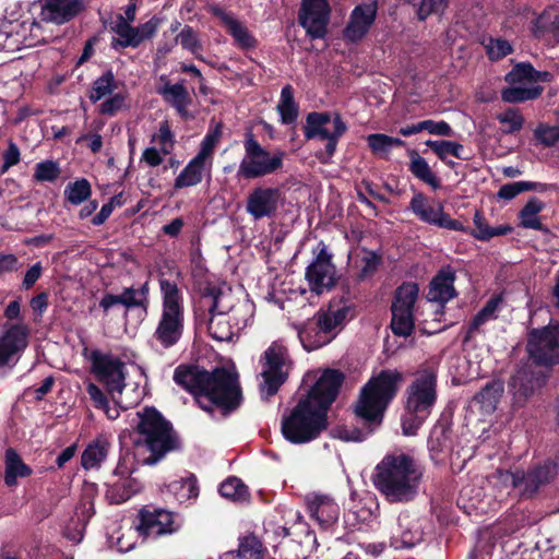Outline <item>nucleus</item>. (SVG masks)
I'll list each match as a JSON object with an SVG mask.
<instances>
[{"label": "nucleus", "mask_w": 559, "mask_h": 559, "mask_svg": "<svg viewBox=\"0 0 559 559\" xmlns=\"http://www.w3.org/2000/svg\"><path fill=\"white\" fill-rule=\"evenodd\" d=\"M117 88L115 83L114 74L108 71L98 78L92 86L90 92V99L93 103L100 100L102 98L110 95Z\"/></svg>", "instance_id": "09e8293b"}, {"label": "nucleus", "mask_w": 559, "mask_h": 559, "mask_svg": "<svg viewBox=\"0 0 559 559\" xmlns=\"http://www.w3.org/2000/svg\"><path fill=\"white\" fill-rule=\"evenodd\" d=\"M527 356L535 367L548 369L559 365V321L527 331Z\"/></svg>", "instance_id": "9d476101"}, {"label": "nucleus", "mask_w": 559, "mask_h": 559, "mask_svg": "<svg viewBox=\"0 0 559 559\" xmlns=\"http://www.w3.org/2000/svg\"><path fill=\"white\" fill-rule=\"evenodd\" d=\"M173 380L212 417L216 409L222 417H228L243 402L238 373L222 366L210 371L197 364H180L174 370Z\"/></svg>", "instance_id": "f257e3e1"}, {"label": "nucleus", "mask_w": 559, "mask_h": 559, "mask_svg": "<svg viewBox=\"0 0 559 559\" xmlns=\"http://www.w3.org/2000/svg\"><path fill=\"white\" fill-rule=\"evenodd\" d=\"M205 160L201 156H194L175 179V189L193 187L202 181Z\"/></svg>", "instance_id": "58836bf2"}, {"label": "nucleus", "mask_w": 559, "mask_h": 559, "mask_svg": "<svg viewBox=\"0 0 559 559\" xmlns=\"http://www.w3.org/2000/svg\"><path fill=\"white\" fill-rule=\"evenodd\" d=\"M219 126L213 132H209L202 140L201 150L195 156H201L203 160L206 159L207 155L213 153V150L221 136Z\"/></svg>", "instance_id": "0e129e2a"}, {"label": "nucleus", "mask_w": 559, "mask_h": 559, "mask_svg": "<svg viewBox=\"0 0 559 559\" xmlns=\"http://www.w3.org/2000/svg\"><path fill=\"white\" fill-rule=\"evenodd\" d=\"M522 192H526L524 181H515L502 185L497 192L498 199L510 201Z\"/></svg>", "instance_id": "052dcab7"}, {"label": "nucleus", "mask_w": 559, "mask_h": 559, "mask_svg": "<svg viewBox=\"0 0 559 559\" xmlns=\"http://www.w3.org/2000/svg\"><path fill=\"white\" fill-rule=\"evenodd\" d=\"M183 333V318L162 316L154 337L164 348H169L178 343Z\"/></svg>", "instance_id": "2f4dec72"}, {"label": "nucleus", "mask_w": 559, "mask_h": 559, "mask_svg": "<svg viewBox=\"0 0 559 559\" xmlns=\"http://www.w3.org/2000/svg\"><path fill=\"white\" fill-rule=\"evenodd\" d=\"M549 372L536 370L532 365L519 367L509 381V388L516 402H525L536 389L544 386Z\"/></svg>", "instance_id": "4be33fe9"}, {"label": "nucleus", "mask_w": 559, "mask_h": 559, "mask_svg": "<svg viewBox=\"0 0 559 559\" xmlns=\"http://www.w3.org/2000/svg\"><path fill=\"white\" fill-rule=\"evenodd\" d=\"M535 140L544 147L559 146V126L540 122L534 130Z\"/></svg>", "instance_id": "8fccbe9b"}, {"label": "nucleus", "mask_w": 559, "mask_h": 559, "mask_svg": "<svg viewBox=\"0 0 559 559\" xmlns=\"http://www.w3.org/2000/svg\"><path fill=\"white\" fill-rule=\"evenodd\" d=\"M404 378L396 369H382L361 388L353 412L361 427L342 426L336 437L346 442H361L371 436L383 423L390 404L396 397Z\"/></svg>", "instance_id": "f03ea898"}, {"label": "nucleus", "mask_w": 559, "mask_h": 559, "mask_svg": "<svg viewBox=\"0 0 559 559\" xmlns=\"http://www.w3.org/2000/svg\"><path fill=\"white\" fill-rule=\"evenodd\" d=\"M20 150L17 145L10 141L7 151L3 153V165L1 167V173H7L12 166L16 165L20 162Z\"/></svg>", "instance_id": "338daca9"}, {"label": "nucleus", "mask_w": 559, "mask_h": 559, "mask_svg": "<svg viewBox=\"0 0 559 559\" xmlns=\"http://www.w3.org/2000/svg\"><path fill=\"white\" fill-rule=\"evenodd\" d=\"M87 358L92 364V372L108 392L121 393L124 386V364L117 357L98 349L92 350Z\"/></svg>", "instance_id": "2eb2a0df"}, {"label": "nucleus", "mask_w": 559, "mask_h": 559, "mask_svg": "<svg viewBox=\"0 0 559 559\" xmlns=\"http://www.w3.org/2000/svg\"><path fill=\"white\" fill-rule=\"evenodd\" d=\"M503 392V384L499 381H490L476 394L475 400L485 407L496 408Z\"/></svg>", "instance_id": "de8ad7c7"}, {"label": "nucleus", "mask_w": 559, "mask_h": 559, "mask_svg": "<svg viewBox=\"0 0 559 559\" xmlns=\"http://www.w3.org/2000/svg\"><path fill=\"white\" fill-rule=\"evenodd\" d=\"M391 310V330L394 335L407 337L415 330L414 311L390 308Z\"/></svg>", "instance_id": "79ce46f5"}, {"label": "nucleus", "mask_w": 559, "mask_h": 559, "mask_svg": "<svg viewBox=\"0 0 559 559\" xmlns=\"http://www.w3.org/2000/svg\"><path fill=\"white\" fill-rule=\"evenodd\" d=\"M229 559H263L262 544L254 535L245 536L238 551L227 554Z\"/></svg>", "instance_id": "a18cd8bd"}, {"label": "nucleus", "mask_w": 559, "mask_h": 559, "mask_svg": "<svg viewBox=\"0 0 559 559\" xmlns=\"http://www.w3.org/2000/svg\"><path fill=\"white\" fill-rule=\"evenodd\" d=\"M419 296V285L415 282H403L393 294L390 308L414 311Z\"/></svg>", "instance_id": "4c0bfd02"}, {"label": "nucleus", "mask_w": 559, "mask_h": 559, "mask_svg": "<svg viewBox=\"0 0 559 559\" xmlns=\"http://www.w3.org/2000/svg\"><path fill=\"white\" fill-rule=\"evenodd\" d=\"M159 93L170 105L177 110L181 118H188V107L192 103V98L188 90L180 83H167Z\"/></svg>", "instance_id": "f704fd0d"}, {"label": "nucleus", "mask_w": 559, "mask_h": 559, "mask_svg": "<svg viewBox=\"0 0 559 559\" xmlns=\"http://www.w3.org/2000/svg\"><path fill=\"white\" fill-rule=\"evenodd\" d=\"M345 317V309H338L334 312L319 311L300 329L299 336L302 342L308 341L312 348L321 347L329 342L325 335L342 324Z\"/></svg>", "instance_id": "a211bd4d"}, {"label": "nucleus", "mask_w": 559, "mask_h": 559, "mask_svg": "<svg viewBox=\"0 0 559 559\" xmlns=\"http://www.w3.org/2000/svg\"><path fill=\"white\" fill-rule=\"evenodd\" d=\"M489 320L490 319L479 310L471 320L463 337V343H468L474 337L479 328Z\"/></svg>", "instance_id": "774afa93"}, {"label": "nucleus", "mask_w": 559, "mask_h": 559, "mask_svg": "<svg viewBox=\"0 0 559 559\" xmlns=\"http://www.w3.org/2000/svg\"><path fill=\"white\" fill-rule=\"evenodd\" d=\"M245 156L240 162L237 176L247 180L275 174L283 167L285 152L271 153L264 148L251 130L245 133Z\"/></svg>", "instance_id": "6e6552de"}, {"label": "nucleus", "mask_w": 559, "mask_h": 559, "mask_svg": "<svg viewBox=\"0 0 559 559\" xmlns=\"http://www.w3.org/2000/svg\"><path fill=\"white\" fill-rule=\"evenodd\" d=\"M497 119L502 124H509V128L503 131L507 134L520 131L524 124V118L518 108H508L504 112L499 114Z\"/></svg>", "instance_id": "5fc2aeb1"}, {"label": "nucleus", "mask_w": 559, "mask_h": 559, "mask_svg": "<svg viewBox=\"0 0 559 559\" xmlns=\"http://www.w3.org/2000/svg\"><path fill=\"white\" fill-rule=\"evenodd\" d=\"M222 497L233 501H243L248 497V487L237 477H228L218 488Z\"/></svg>", "instance_id": "49530a36"}, {"label": "nucleus", "mask_w": 559, "mask_h": 559, "mask_svg": "<svg viewBox=\"0 0 559 559\" xmlns=\"http://www.w3.org/2000/svg\"><path fill=\"white\" fill-rule=\"evenodd\" d=\"M513 48L506 39H490L489 45L486 46V53L491 61H498L508 55L512 53Z\"/></svg>", "instance_id": "4d7b16f0"}, {"label": "nucleus", "mask_w": 559, "mask_h": 559, "mask_svg": "<svg viewBox=\"0 0 559 559\" xmlns=\"http://www.w3.org/2000/svg\"><path fill=\"white\" fill-rule=\"evenodd\" d=\"M408 207L423 223L449 230H465L460 221L452 218L443 211V204L441 202H437V204L433 205L431 200L420 191L414 193Z\"/></svg>", "instance_id": "f3484780"}, {"label": "nucleus", "mask_w": 559, "mask_h": 559, "mask_svg": "<svg viewBox=\"0 0 559 559\" xmlns=\"http://www.w3.org/2000/svg\"><path fill=\"white\" fill-rule=\"evenodd\" d=\"M136 13V0H130L123 13H118L110 17L108 27L115 34L111 46L115 49L126 47H138L140 44V34L136 27L131 26Z\"/></svg>", "instance_id": "aec40b11"}, {"label": "nucleus", "mask_w": 559, "mask_h": 559, "mask_svg": "<svg viewBox=\"0 0 559 559\" xmlns=\"http://www.w3.org/2000/svg\"><path fill=\"white\" fill-rule=\"evenodd\" d=\"M545 33H551L555 37L559 38V16L554 21H549L546 15H540L534 23L535 36H542Z\"/></svg>", "instance_id": "13d9d810"}, {"label": "nucleus", "mask_w": 559, "mask_h": 559, "mask_svg": "<svg viewBox=\"0 0 559 559\" xmlns=\"http://www.w3.org/2000/svg\"><path fill=\"white\" fill-rule=\"evenodd\" d=\"M160 290L163 294L162 316L183 318V297L178 285L168 280H162Z\"/></svg>", "instance_id": "473e14b6"}, {"label": "nucleus", "mask_w": 559, "mask_h": 559, "mask_svg": "<svg viewBox=\"0 0 559 559\" xmlns=\"http://www.w3.org/2000/svg\"><path fill=\"white\" fill-rule=\"evenodd\" d=\"M504 80L510 85L523 82L549 83L554 80V75L549 71L536 70L531 62H519L514 64L511 71L506 74Z\"/></svg>", "instance_id": "c756f323"}, {"label": "nucleus", "mask_w": 559, "mask_h": 559, "mask_svg": "<svg viewBox=\"0 0 559 559\" xmlns=\"http://www.w3.org/2000/svg\"><path fill=\"white\" fill-rule=\"evenodd\" d=\"M142 436L150 455L142 460V465H155L165 456L181 449V441L173 424L154 406L142 411Z\"/></svg>", "instance_id": "423d86ee"}, {"label": "nucleus", "mask_w": 559, "mask_h": 559, "mask_svg": "<svg viewBox=\"0 0 559 559\" xmlns=\"http://www.w3.org/2000/svg\"><path fill=\"white\" fill-rule=\"evenodd\" d=\"M543 92L544 87L540 85L531 87L509 86L501 91V98L504 103L519 104L537 99Z\"/></svg>", "instance_id": "c03bdc74"}, {"label": "nucleus", "mask_w": 559, "mask_h": 559, "mask_svg": "<svg viewBox=\"0 0 559 559\" xmlns=\"http://www.w3.org/2000/svg\"><path fill=\"white\" fill-rule=\"evenodd\" d=\"M408 156L411 158L408 170L418 180L431 187L433 190L441 188V181L438 176L431 170L427 160L419 155L416 150H409Z\"/></svg>", "instance_id": "72a5a7b5"}, {"label": "nucleus", "mask_w": 559, "mask_h": 559, "mask_svg": "<svg viewBox=\"0 0 559 559\" xmlns=\"http://www.w3.org/2000/svg\"><path fill=\"white\" fill-rule=\"evenodd\" d=\"M313 252L316 257L307 266L305 278L310 290L320 295L324 290H331L336 286V267L332 262V254L328 251L323 241L318 243Z\"/></svg>", "instance_id": "ddd939ff"}, {"label": "nucleus", "mask_w": 559, "mask_h": 559, "mask_svg": "<svg viewBox=\"0 0 559 559\" xmlns=\"http://www.w3.org/2000/svg\"><path fill=\"white\" fill-rule=\"evenodd\" d=\"M178 39L183 48L189 49L192 52L200 46L194 29L189 25H186L181 29L178 35Z\"/></svg>", "instance_id": "69168bd1"}, {"label": "nucleus", "mask_w": 559, "mask_h": 559, "mask_svg": "<svg viewBox=\"0 0 559 559\" xmlns=\"http://www.w3.org/2000/svg\"><path fill=\"white\" fill-rule=\"evenodd\" d=\"M428 449L430 456L433 461L440 459V456L452 448V428L451 425L445 421H438L430 431L428 438Z\"/></svg>", "instance_id": "7c9ffc66"}, {"label": "nucleus", "mask_w": 559, "mask_h": 559, "mask_svg": "<svg viewBox=\"0 0 559 559\" xmlns=\"http://www.w3.org/2000/svg\"><path fill=\"white\" fill-rule=\"evenodd\" d=\"M344 381L345 374L341 370L328 368L304 397L328 414Z\"/></svg>", "instance_id": "6ab92c4d"}, {"label": "nucleus", "mask_w": 559, "mask_h": 559, "mask_svg": "<svg viewBox=\"0 0 559 559\" xmlns=\"http://www.w3.org/2000/svg\"><path fill=\"white\" fill-rule=\"evenodd\" d=\"M558 464L554 460H545L535 464L526 472L515 471L510 473L511 486L522 488L521 496L524 498L535 497L540 488L550 484L558 475Z\"/></svg>", "instance_id": "f8f14e48"}, {"label": "nucleus", "mask_w": 559, "mask_h": 559, "mask_svg": "<svg viewBox=\"0 0 559 559\" xmlns=\"http://www.w3.org/2000/svg\"><path fill=\"white\" fill-rule=\"evenodd\" d=\"M39 25L35 22L5 21L0 24V51L13 53L22 48L34 47Z\"/></svg>", "instance_id": "dca6fc26"}, {"label": "nucleus", "mask_w": 559, "mask_h": 559, "mask_svg": "<svg viewBox=\"0 0 559 559\" xmlns=\"http://www.w3.org/2000/svg\"><path fill=\"white\" fill-rule=\"evenodd\" d=\"M223 290L211 283L200 289L193 301V318L198 329L205 328L217 342H229L234 337L228 310L221 306Z\"/></svg>", "instance_id": "39448f33"}, {"label": "nucleus", "mask_w": 559, "mask_h": 559, "mask_svg": "<svg viewBox=\"0 0 559 559\" xmlns=\"http://www.w3.org/2000/svg\"><path fill=\"white\" fill-rule=\"evenodd\" d=\"M307 509L311 519L316 520L321 528L332 527L340 516V507L328 495H314L307 498Z\"/></svg>", "instance_id": "bb28decb"}, {"label": "nucleus", "mask_w": 559, "mask_h": 559, "mask_svg": "<svg viewBox=\"0 0 559 559\" xmlns=\"http://www.w3.org/2000/svg\"><path fill=\"white\" fill-rule=\"evenodd\" d=\"M282 192L278 188L255 187L246 201V211L255 221L274 217L278 211Z\"/></svg>", "instance_id": "412c9836"}, {"label": "nucleus", "mask_w": 559, "mask_h": 559, "mask_svg": "<svg viewBox=\"0 0 559 559\" xmlns=\"http://www.w3.org/2000/svg\"><path fill=\"white\" fill-rule=\"evenodd\" d=\"M331 121V114L328 111H312L307 115L306 124L304 126V134L307 140L320 139L326 140L323 151L316 154L317 158L326 164L335 154L340 138L347 131V126L343 121L341 115L335 114L333 117L334 130L330 132L325 126Z\"/></svg>", "instance_id": "9b49d317"}, {"label": "nucleus", "mask_w": 559, "mask_h": 559, "mask_svg": "<svg viewBox=\"0 0 559 559\" xmlns=\"http://www.w3.org/2000/svg\"><path fill=\"white\" fill-rule=\"evenodd\" d=\"M175 513L163 508L142 506V539L176 533L180 525Z\"/></svg>", "instance_id": "5701e85b"}, {"label": "nucleus", "mask_w": 559, "mask_h": 559, "mask_svg": "<svg viewBox=\"0 0 559 559\" xmlns=\"http://www.w3.org/2000/svg\"><path fill=\"white\" fill-rule=\"evenodd\" d=\"M31 473L32 469L22 461L20 455L13 449H8L5 452V484L13 486L16 484L17 477H27Z\"/></svg>", "instance_id": "ea45409f"}, {"label": "nucleus", "mask_w": 559, "mask_h": 559, "mask_svg": "<svg viewBox=\"0 0 559 559\" xmlns=\"http://www.w3.org/2000/svg\"><path fill=\"white\" fill-rule=\"evenodd\" d=\"M331 13L328 0H301L298 23L311 39H323L329 33Z\"/></svg>", "instance_id": "4468645a"}, {"label": "nucleus", "mask_w": 559, "mask_h": 559, "mask_svg": "<svg viewBox=\"0 0 559 559\" xmlns=\"http://www.w3.org/2000/svg\"><path fill=\"white\" fill-rule=\"evenodd\" d=\"M328 425V414L302 396L289 415L283 416L281 430L288 442L304 444L319 438Z\"/></svg>", "instance_id": "0eeeda50"}, {"label": "nucleus", "mask_w": 559, "mask_h": 559, "mask_svg": "<svg viewBox=\"0 0 559 559\" xmlns=\"http://www.w3.org/2000/svg\"><path fill=\"white\" fill-rule=\"evenodd\" d=\"M136 292L132 288H127L122 294L120 295H106L100 300V307H103L105 310L109 309L114 305L121 304L129 307H135L140 302L136 299Z\"/></svg>", "instance_id": "864d4df0"}, {"label": "nucleus", "mask_w": 559, "mask_h": 559, "mask_svg": "<svg viewBox=\"0 0 559 559\" xmlns=\"http://www.w3.org/2000/svg\"><path fill=\"white\" fill-rule=\"evenodd\" d=\"M60 175V168L53 160H45L36 164L34 179L39 182L55 181Z\"/></svg>", "instance_id": "6e6d98bb"}, {"label": "nucleus", "mask_w": 559, "mask_h": 559, "mask_svg": "<svg viewBox=\"0 0 559 559\" xmlns=\"http://www.w3.org/2000/svg\"><path fill=\"white\" fill-rule=\"evenodd\" d=\"M110 443L105 436H98L87 444L81 455L83 468L91 469L98 467L107 457Z\"/></svg>", "instance_id": "c9c22d12"}, {"label": "nucleus", "mask_w": 559, "mask_h": 559, "mask_svg": "<svg viewBox=\"0 0 559 559\" xmlns=\"http://www.w3.org/2000/svg\"><path fill=\"white\" fill-rule=\"evenodd\" d=\"M383 262L382 255L371 251L365 250V255L361 258V267L358 273V280L365 281L376 274Z\"/></svg>", "instance_id": "603ef678"}, {"label": "nucleus", "mask_w": 559, "mask_h": 559, "mask_svg": "<svg viewBox=\"0 0 559 559\" xmlns=\"http://www.w3.org/2000/svg\"><path fill=\"white\" fill-rule=\"evenodd\" d=\"M423 471L408 454H386L377 464L372 481L377 490L391 503L412 501L418 490Z\"/></svg>", "instance_id": "7ed1b4c3"}, {"label": "nucleus", "mask_w": 559, "mask_h": 559, "mask_svg": "<svg viewBox=\"0 0 559 559\" xmlns=\"http://www.w3.org/2000/svg\"><path fill=\"white\" fill-rule=\"evenodd\" d=\"M263 382L260 384L262 399L269 400L274 396L289 377V369L293 365L289 352L286 346L273 342L261 357Z\"/></svg>", "instance_id": "1a4fd4ad"}, {"label": "nucleus", "mask_w": 559, "mask_h": 559, "mask_svg": "<svg viewBox=\"0 0 559 559\" xmlns=\"http://www.w3.org/2000/svg\"><path fill=\"white\" fill-rule=\"evenodd\" d=\"M415 9L416 17L425 22L431 15H442L449 7L448 0H404Z\"/></svg>", "instance_id": "37998d69"}, {"label": "nucleus", "mask_w": 559, "mask_h": 559, "mask_svg": "<svg viewBox=\"0 0 559 559\" xmlns=\"http://www.w3.org/2000/svg\"><path fill=\"white\" fill-rule=\"evenodd\" d=\"M91 192V185L86 179H79L69 183L64 190L67 200L74 205L81 204L87 200Z\"/></svg>", "instance_id": "3c124183"}, {"label": "nucleus", "mask_w": 559, "mask_h": 559, "mask_svg": "<svg viewBox=\"0 0 559 559\" xmlns=\"http://www.w3.org/2000/svg\"><path fill=\"white\" fill-rule=\"evenodd\" d=\"M438 370L433 366H421L406 389L404 413L401 417L403 435L416 436L430 416L437 403Z\"/></svg>", "instance_id": "20e7f679"}, {"label": "nucleus", "mask_w": 559, "mask_h": 559, "mask_svg": "<svg viewBox=\"0 0 559 559\" xmlns=\"http://www.w3.org/2000/svg\"><path fill=\"white\" fill-rule=\"evenodd\" d=\"M425 144L437 155L440 160H445L448 155H452L453 141L449 140H427Z\"/></svg>", "instance_id": "680f3d73"}, {"label": "nucleus", "mask_w": 559, "mask_h": 559, "mask_svg": "<svg viewBox=\"0 0 559 559\" xmlns=\"http://www.w3.org/2000/svg\"><path fill=\"white\" fill-rule=\"evenodd\" d=\"M130 425L131 429H124L120 435V440L124 444L132 443L136 447L140 444V412H135Z\"/></svg>", "instance_id": "bf43d9fd"}, {"label": "nucleus", "mask_w": 559, "mask_h": 559, "mask_svg": "<svg viewBox=\"0 0 559 559\" xmlns=\"http://www.w3.org/2000/svg\"><path fill=\"white\" fill-rule=\"evenodd\" d=\"M378 13L377 1L357 4L350 12L349 20L343 31L344 38L350 43L360 41L370 31Z\"/></svg>", "instance_id": "b1692460"}, {"label": "nucleus", "mask_w": 559, "mask_h": 559, "mask_svg": "<svg viewBox=\"0 0 559 559\" xmlns=\"http://www.w3.org/2000/svg\"><path fill=\"white\" fill-rule=\"evenodd\" d=\"M28 330L23 324L10 325L0 336V368L13 367L27 346Z\"/></svg>", "instance_id": "393cba45"}, {"label": "nucleus", "mask_w": 559, "mask_h": 559, "mask_svg": "<svg viewBox=\"0 0 559 559\" xmlns=\"http://www.w3.org/2000/svg\"><path fill=\"white\" fill-rule=\"evenodd\" d=\"M212 13L221 20L222 24L226 27L227 33L234 38L239 48L254 49L258 46L257 38L230 13H227L222 8H213Z\"/></svg>", "instance_id": "cd10ccee"}, {"label": "nucleus", "mask_w": 559, "mask_h": 559, "mask_svg": "<svg viewBox=\"0 0 559 559\" xmlns=\"http://www.w3.org/2000/svg\"><path fill=\"white\" fill-rule=\"evenodd\" d=\"M545 203L536 197H531L526 204L519 211L518 217L523 228L538 231L548 230L537 216L544 209Z\"/></svg>", "instance_id": "e433bc0d"}, {"label": "nucleus", "mask_w": 559, "mask_h": 559, "mask_svg": "<svg viewBox=\"0 0 559 559\" xmlns=\"http://www.w3.org/2000/svg\"><path fill=\"white\" fill-rule=\"evenodd\" d=\"M424 131H428L430 134L441 135V136H452L454 134L453 129L447 121H435V120H424Z\"/></svg>", "instance_id": "e2e57ef3"}, {"label": "nucleus", "mask_w": 559, "mask_h": 559, "mask_svg": "<svg viewBox=\"0 0 559 559\" xmlns=\"http://www.w3.org/2000/svg\"><path fill=\"white\" fill-rule=\"evenodd\" d=\"M80 0H44L41 17L55 24H63L73 19L81 10Z\"/></svg>", "instance_id": "c85d7f7f"}, {"label": "nucleus", "mask_w": 559, "mask_h": 559, "mask_svg": "<svg viewBox=\"0 0 559 559\" xmlns=\"http://www.w3.org/2000/svg\"><path fill=\"white\" fill-rule=\"evenodd\" d=\"M455 280V271L450 265L442 266L429 283L427 299L438 302L443 307L447 302L457 297V292L454 287Z\"/></svg>", "instance_id": "a878e982"}, {"label": "nucleus", "mask_w": 559, "mask_h": 559, "mask_svg": "<svg viewBox=\"0 0 559 559\" xmlns=\"http://www.w3.org/2000/svg\"><path fill=\"white\" fill-rule=\"evenodd\" d=\"M277 111L283 124H292L296 122L299 109L294 98V88L289 84L285 85L281 91Z\"/></svg>", "instance_id": "a19ab883"}]
</instances>
